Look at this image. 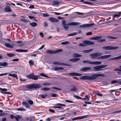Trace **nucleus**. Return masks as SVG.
I'll use <instances>...</instances> for the list:
<instances>
[{"label": "nucleus", "mask_w": 121, "mask_h": 121, "mask_svg": "<svg viewBox=\"0 0 121 121\" xmlns=\"http://www.w3.org/2000/svg\"><path fill=\"white\" fill-rule=\"evenodd\" d=\"M83 42L85 44L88 45H93L94 44L93 42L88 40H84L83 41Z\"/></svg>", "instance_id": "nucleus-11"}, {"label": "nucleus", "mask_w": 121, "mask_h": 121, "mask_svg": "<svg viewBox=\"0 0 121 121\" xmlns=\"http://www.w3.org/2000/svg\"><path fill=\"white\" fill-rule=\"evenodd\" d=\"M91 67H85L82 68L80 69V71L84 72H87L88 71L91 70Z\"/></svg>", "instance_id": "nucleus-8"}, {"label": "nucleus", "mask_w": 121, "mask_h": 121, "mask_svg": "<svg viewBox=\"0 0 121 121\" xmlns=\"http://www.w3.org/2000/svg\"><path fill=\"white\" fill-rule=\"evenodd\" d=\"M0 42H1L3 44H4V43L7 42H11V40L10 39H2L1 37H0Z\"/></svg>", "instance_id": "nucleus-7"}, {"label": "nucleus", "mask_w": 121, "mask_h": 121, "mask_svg": "<svg viewBox=\"0 0 121 121\" xmlns=\"http://www.w3.org/2000/svg\"><path fill=\"white\" fill-rule=\"evenodd\" d=\"M43 85L45 86H51L52 84L51 83H43Z\"/></svg>", "instance_id": "nucleus-56"}, {"label": "nucleus", "mask_w": 121, "mask_h": 121, "mask_svg": "<svg viewBox=\"0 0 121 121\" xmlns=\"http://www.w3.org/2000/svg\"><path fill=\"white\" fill-rule=\"evenodd\" d=\"M79 46H80L85 47L86 46V45L83 43H80L79 44Z\"/></svg>", "instance_id": "nucleus-55"}, {"label": "nucleus", "mask_w": 121, "mask_h": 121, "mask_svg": "<svg viewBox=\"0 0 121 121\" xmlns=\"http://www.w3.org/2000/svg\"><path fill=\"white\" fill-rule=\"evenodd\" d=\"M119 68L120 69H118L117 68H116V69H114V70L115 71H119L120 72H121V65L119 66Z\"/></svg>", "instance_id": "nucleus-52"}, {"label": "nucleus", "mask_w": 121, "mask_h": 121, "mask_svg": "<svg viewBox=\"0 0 121 121\" xmlns=\"http://www.w3.org/2000/svg\"><path fill=\"white\" fill-rule=\"evenodd\" d=\"M55 109H56L57 110H58V109H60V108H62L61 107H60V106H56L54 107H53Z\"/></svg>", "instance_id": "nucleus-51"}, {"label": "nucleus", "mask_w": 121, "mask_h": 121, "mask_svg": "<svg viewBox=\"0 0 121 121\" xmlns=\"http://www.w3.org/2000/svg\"><path fill=\"white\" fill-rule=\"evenodd\" d=\"M103 49L105 50H111L113 49V47L111 46H106L102 47Z\"/></svg>", "instance_id": "nucleus-13"}, {"label": "nucleus", "mask_w": 121, "mask_h": 121, "mask_svg": "<svg viewBox=\"0 0 121 121\" xmlns=\"http://www.w3.org/2000/svg\"><path fill=\"white\" fill-rule=\"evenodd\" d=\"M117 12H115V13L116 14H114V17L119 16H120L119 13H117Z\"/></svg>", "instance_id": "nucleus-54"}, {"label": "nucleus", "mask_w": 121, "mask_h": 121, "mask_svg": "<svg viewBox=\"0 0 121 121\" xmlns=\"http://www.w3.org/2000/svg\"><path fill=\"white\" fill-rule=\"evenodd\" d=\"M65 101L66 102L69 103H73V101L70 100H65Z\"/></svg>", "instance_id": "nucleus-59"}, {"label": "nucleus", "mask_w": 121, "mask_h": 121, "mask_svg": "<svg viewBox=\"0 0 121 121\" xmlns=\"http://www.w3.org/2000/svg\"><path fill=\"white\" fill-rule=\"evenodd\" d=\"M0 90L2 91H7V89L5 88H2L0 87Z\"/></svg>", "instance_id": "nucleus-49"}, {"label": "nucleus", "mask_w": 121, "mask_h": 121, "mask_svg": "<svg viewBox=\"0 0 121 121\" xmlns=\"http://www.w3.org/2000/svg\"><path fill=\"white\" fill-rule=\"evenodd\" d=\"M90 115H85L79 117H77L78 120L82 119L85 118H86L88 117Z\"/></svg>", "instance_id": "nucleus-25"}, {"label": "nucleus", "mask_w": 121, "mask_h": 121, "mask_svg": "<svg viewBox=\"0 0 121 121\" xmlns=\"http://www.w3.org/2000/svg\"><path fill=\"white\" fill-rule=\"evenodd\" d=\"M17 111H25L26 110L22 108H18L17 109Z\"/></svg>", "instance_id": "nucleus-37"}, {"label": "nucleus", "mask_w": 121, "mask_h": 121, "mask_svg": "<svg viewBox=\"0 0 121 121\" xmlns=\"http://www.w3.org/2000/svg\"><path fill=\"white\" fill-rule=\"evenodd\" d=\"M121 58V56H118L115 57H114V59L116 60L119 59Z\"/></svg>", "instance_id": "nucleus-53"}, {"label": "nucleus", "mask_w": 121, "mask_h": 121, "mask_svg": "<svg viewBox=\"0 0 121 121\" xmlns=\"http://www.w3.org/2000/svg\"><path fill=\"white\" fill-rule=\"evenodd\" d=\"M8 75L9 76L13 77L14 78H16L17 79L18 78L17 76V75L13 73V74H12L10 73L9 74H8Z\"/></svg>", "instance_id": "nucleus-27"}, {"label": "nucleus", "mask_w": 121, "mask_h": 121, "mask_svg": "<svg viewBox=\"0 0 121 121\" xmlns=\"http://www.w3.org/2000/svg\"><path fill=\"white\" fill-rule=\"evenodd\" d=\"M53 4L54 5H58L60 3V2L56 1H53Z\"/></svg>", "instance_id": "nucleus-35"}, {"label": "nucleus", "mask_w": 121, "mask_h": 121, "mask_svg": "<svg viewBox=\"0 0 121 121\" xmlns=\"http://www.w3.org/2000/svg\"><path fill=\"white\" fill-rule=\"evenodd\" d=\"M71 87L72 88L70 89L71 91L76 92L77 91V89L75 86H72Z\"/></svg>", "instance_id": "nucleus-21"}, {"label": "nucleus", "mask_w": 121, "mask_h": 121, "mask_svg": "<svg viewBox=\"0 0 121 121\" xmlns=\"http://www.w3.org/2000/svg\"><path fill=\"white\" fill-rule=\"evenodd\" d=\"M105 39H100L98 40V41L99 42H102L105 41Z\"/></svg>", "instance_id": "nucleus-62"}, {"label": "nucleus", "mask_w": 121, "mask_h": 121, "mask_svg": "<svg viewBox=\"0 0 121 121\" xmlns=\"http://www.w3.org/2000/svg\"><path fill=\"white\" fill-rule=\"evenodd\" d=\"M49 20L51 22H57L59 21L57 19L54 17H51L49 18Z\"/></svg>", "instance_id": "nucleus-12"}, {"label": "nucleus", "mask_w": 121, "mask_h": 121, "mask_svg": "<svg viewBox=\"0 0 121 121\" xmlns=\"http://www.w3.org/2000/svg\"><path fill=\"white\" fill-rule=\"evenodd\" d=\"M56 105L60 106H65V104H61L60 103L56 104Z\"/></svg>", "instance_id": "nucleus-61"}, {"label": "nucleus", "mask_w": 121, "mask_h": 121, "mask_svg": "<svg viewBox=\"0 0 121 121\" xmlns=\"http://www.w3.org/2000/svg\"><path fill=\"white\" fill-rule=\"evenodd\" d=\"M14 117L17 121H19V119H21V117L19 115H17V116H15Z\"/></svg>", "instance_id": "nucleus-30"}, {"label": "nucleus", "mask_w": 121, "mask_h": 121, "mask_svg": "<svg viewBox=\"0 0 121 121\" xmlns=\"http://www.w3.org/2000/svg\"><path fill=\"white\" fill-rule=\"evenodd\" d=\"M7 55L8 56L10 57H13L15 55L14 54L11 53H7Z\"/></svg>", "instance_id": "nucleus-40"}, {"label": "nucleus", "mask_w": 121, "mask_h": 121, "mask_svg": "<svg viewBox=\"0 0 121 121\" xmlns=\"http://www.w3.org/2000/svg\"><path fill=\"white\" fill-rule=\"evenodd\" d=\"M53 63L54 64H57V65H64L65 66H69V65L68 64H67L65 63H62L61 62H60L58 61H56L54 62H53Z\"/></svg>", "instance_id": "nucleus-10"}, {"label": "nucleus", "mask_w": 121, "mask_h": 121, "mask_svg": "<svg viewBox=\"0 0 121 121\" xmlns=\"http://www.w3.org/2000/svg\"><path fill=\"white\" fill-rule=\"evenodd\" d=\"M80 60L79 58H73L69 60V61H71L75 62L78 61Z\"/></svg>", "instance_id": "nucleus-19"}, {"label": "nucleus", "mask_w": 121, "mask_h": 121, "mask_svg": "<svg viewBox=\"0 0 121 121\" xmlns=\"http://www.w3.org/2000/svg\"><path fill=\"white\" fill-rule=\"evenodd\" d=\"M4 11L6 12H10L11 11L10 8L8 6H7L5 8Z\"/></svg>", "instance_id": "nucleus-14"}, {"label": "nucleus", "mask_w": 121, "mask_h": 121, "mask_svg": "<svg viewBox=\"0 0 121 121\" xmlns=\"http://www.w3.org/2000/svg\"><path fill=\"white\" fill-rule=\"evenodd\" d=\"M62 49H58L57 50L55 51H54V52H55V53L60 52H62Z\"/></svg>", "instance_id": "nucleus-47"}, {"label": "nucleus", "mask_w": 121, "mask_h": 121, "mask_svg": "<svg viewBox=\"0 0 121 121\" xmlns=\"http://www.w3.org/2000/svg\"><path fill=\"white\" fill-rule=\"evenodd\" d=\"M69 74L70 75L74 76H79L82 75L81 74L75 73H69Z\"/></svg>", "instance_id": "nucleus-17"}, {"label": "nucleus", "mask_w": 121, "mask_h": 121, "mask_svg": "<svg viewBox=\"0 0 121 121\" xmlns=\"http://www.w3.org/2000/svg\"><path fill=\"white\" fill-rule=\"evenodd\" d=\"M104 77L105 75L101 74H95L91 75V76L86 75L80 77V79L82 80L87 79L94 80L96 79L99 76Z\"/></svg>", "instance_id": "nucleus-1"}, {"label": "nucleus", "mask_w": 121, "mask_h": 121, "mask_svg": "<svg viewBox=\"0 0 121 121\" xmlns=\"http://www.w3.org/2000/svg\"><path fill=\"white\" fill-rule=\"evenodd\" d=\"M107 66V65H101L94 67L93 68L95 70L100 71L102 70V68H105Z\"/></svg>", "instance_id": "nucleus-5"}, {"label": "nucleus", "mask_w": 121, "mask_h": 121, "mask_svg": "<svg viewBox=\"0 0 121 121\" xmlns=\"http://www.w3.org/2000/svg\"><path fill=\"white\" fill-rule=\"evenodd\" d=\"M102 54L100 53H96L94 54H91L89 56L91 57V58L93 59H96V57L101 55Z\"/></svg>", "instance_id": "nucleus-6"}, {"label": "nucleus", "mask_w": 121, "mask_h": 121, "mask_svg": "<svg viewBox=\"0 0 121 121\" xmlns=\"http://www.w3.org/2000/svg\"><path fill=\"white\" fill-rule=\"evenodd\" d=\"M77 32H73L71 34H69L68 35V36H73L76 35L77 34Z\"/></svg>", "instance_id": "nucleus-34"}, {"label": "nucleus", "mask_w": 121, "mask_h": 121, "mask_svg": "<svg viewBox=\"0 0 121 121\" xmlns=\"http://www.w3.org/2000/svg\"><path fill=\"white\" fill-rule=\"evenodd\" d=\"M46 52L47 54H53L55 53L54 51L48 50L46 51Z\"/></svg>", "instance_id": "nucleus-23"}, {"label": "nucleus", "mask_w": 121, "mask_h": 121, "mask_svg": "<svg viewBox=\"0 0 121 121\" xmlns=\"http://www.w3.org/2000/svg\"><path fill=\"white\" fill-rule=\"evenodd\" d=\"M15 51L18 52H28V50H26L23 49H18L15 50Z\"/></svg>", "instance_id": "nucleus-16"}, {"label": "nucleus", "mask_w": 121, "mask_h": 121, "mask_svg": "<svg viewBox=\"0 0 121 121\" xmlns=\"http://www.w3.org/2000/svg\"><path fill=\"white\" fill-rule=\"evenodd\" d=\"M43 25L45 27L47 26L48 25V24L46 21H45L44 22Z\"/></svg>", "instance_id": "nucleus-50"}, {"label": "nucleus", "mask_w": 121, "mask_h": 121, "mask_svg": "<svg viewBox=\"0 0 121 121\" xmlns=\"http://www.w3.org/2000/svg\"><path fill=\"white\" fill-rule=\"evenodd\" d=\"M73 96L75 98H76V99H79V98H80L79 96L77 95H73Z\"/></svg>", "instance_id": "nucleus-63"}, {"label": "nucleus", "mask_w": 121, "mask_h": 121, "mask_svg": "<svg viewBox=\"0 0 121 121\" xmlns=\"http://www.w3.org/2000/svg\"><path fill=\"white\" fill-rule=\"evenodd\" d=\"M29 63L30 65H34V63L33 61L32 60H30L29 61Z\"/></svg>", "instance_id": "nucleus-41"}, {"label": "nucleus", "mask_w": 121, "mask_h": 121, "mask_svg": "<svg viewBox=\"0 0 121 121\" xmlns=\"http://www.w3.org/2000/svg\"><path fill=\"white\" fill-rule=\"evenodd\" d=\"M81 56V55L76 53H74L73 55V57H78Z\"/></svg>", "instance_id": "nucleus-28"}, {"label": "nucleus", "mask_w": 121, "mask_h": 121, "mask_svg": "<svg viewBox=\"0 0 121 121\" xmlns=\"http://www.w3.org/2000/svg\"><path fill=\"white\" fill-rule=\"evenodd\" d=\"M64 68L63 67H56L54 68V70H63Z\"/></svg>", "instance_id": "nucleus-36"}, {"label": "nucleus", "mask_w": 121, "mask_h": 121, "mask_svg": "<svg viewBox=\"0 0 121 121\" xmlns=\"http://www.w3.org/2000/svg\"><path fill=\"white\" fill-rule=\"evenodd\" d=\"M5 46L8 48H13V47L10 45L9 43H5L4 44Z\"/></svg>", "instance_id": "nucleus-22"}, {"label": "nucleus", "mask_w": 121, "mask_h": 121, "mask_svg": "<svg viewBox=\"0 0 121 121\" xmlns=\"http://www.w3.org/2000/svg\"><path fill=\"white\" fill-rule=\"evenodd\" d=\"M33 75L34 73H32L31 74H30L29 75H27L26 76L28 78H29L30 79H32Z\"/></svg>", "instance_id": "nucleus-24"}, {"label": "nucleus", "mask_w": 121, "mask_h": 121, "mask_svg": "<svg viewBox=\"0 0 121 121\" xmlns=\"http://www.w3.org/2000/svg\"><path fill=\"white\" fill-rule=\"evenodd\" d=\"M41 87L40 85L39 84H35L27 86L26 88L29 89H31L33 88L36 89Z\"/></svg>", "instance_id": "nucleus-4"}, {"label": "nucleus", "mask_w": 121, "mask_h": 121, "mask_svg": "<svg viewBox=\"0 0 121 121\" xmlns=\"http://www.w3.org/2000/svg\"><path fill=\"white\" fill-rule=\"evenodd\" d=\"M82 62L85 63H88L90 64L93 65H99L101 63V62L99 61H95L92 62L91 61L89 60H85L83 61Z\"/></svg>", "instance_id": "nucleus-3"}, {"label": "nucleus", "mask_w": 121, "mask_h": 121, "mask_svg": "<svg viewBox=\"0 0 121 121\" xmlns=\"http://www.w3.org/2000/svg\"><path fill=\"white\" fill-rule=\"evenodd\" d=\"M111 56L110 55H105L101 56L99 57L98 58V59H106L110 57Z\"/></svg>", "instance_id": "nucleus-15"}, {"label": "nucleus", "mask_w": 121, "mask_h": 121, "mask_svg": "<svg viewBox=\"0 0 121 121\" xmlns=\"http://www.w3.org/2000/svg\"><path fill=\"white\" fill-rule=\"evenodd\" d=\"M52 88L56 89L58 90H61V88H58L57 87H52Z\"/></svg>", "instance_id": "nucleus-64"}, {"label": "nucleus", "mask_w": 121, "mask_h": 121, "mask_svg": "<svg viewBox=\"0 0 121 121\" xmlns=\"http://www.w3.org/2000/svg\"><path fill=\"white\" fill-rule=\"evenodd\" d=\"M101 37V36H97L91 37L90 38L91 40H97L100 39Z\"/></svg>", "instance_id": "nucleus-20"}, {"label": "nucleus", "mask_w": 121, "mask_h": 121, "mask_svg": "<svg viewBox=\"0 0 121 121\" xmlns=\"http://www.w3.org/2000/svg\"><path fill=\"white\" fill-rule=\"evenodd\" d=\"M93 50V49H91L89 50H84L83 51V52L84 53H88L92 51Z\"/></svg>", "instance_id": "nucleus-31"}, {"label": "nucleus", "mask_w": 121, "mask_h": 121, "mask_svg": "<svg viewBox=\"0 0 121 121\" xmlns=\"http://www.w3.org/2000/svg\"><path fill=\"white\" fill-rule=\"evenodd\" d=\"M69 43V42L67 41H65L64 42H62L61 43L63 45L67 44H68Z\"/></svg>", "instance_id": "nucleus-44"}, {"label": "nucleus", "mask_w": 121, "mask_h": 121, "mask_svg": "<svg viewBox=\"0 0 121 121\" xmlns=\"http://www.w3.org/2000/svg\"><path fill=\"white\" fill-rule=\"evenodd\" d=\"M20 20L25 23H26L28 21V20L25 19H20Z\"/></svg>", "instance_id": "nucleus-46"}, {"label": "nucleus", "mask_w": 121, "mask_h": 121, "mask_svg": "<svg viewBox=\"0 0 121 121\" xmlns=\"http://www.w3.org/2000/svg\"><path fill=\"white\" fill-rule=\"evenodd\" d=\"M50 89L48 87H46V88H42L41 89V90L42 91H47L48 90H50Z\"/></svg>", "instance_id": "nucleus-38"}, {"label": "nucleus", "mask_w": 121, "mask_h": 121, "mask_svg": "<svg viewBox=\"0 0 121 121\" xmlns=\"http://www.w3.org/2000/svg\"><path fill=\"white\" fill-rule=\"evenodd\" d=\"M80 24V23L78 22H71L68 24H65L63 26L65 29L67 30L69 27L68 26H77L79 25Z\"/></svg>", "instance_id": "nucleus-2"}, {"label": "nucleus", "mask_w": 121, "mask_h": 121, "mask_svg": "<svg viewBox=\"0 0 121 121\" xmlns=\"http://www.w3.org/2000/svg\"><path fill=\"white\" fill-rule=\"evenodd\" d=\"M12 42L13 43V44H11V45H14V43H16L17 42L18 43H22V42L21 41H18L17 42H14V41H12Z\"/></svg>", "instance_id": "nucleus-42"}, {"label": "nucleus", "mask_w": 121, "mask_h": 121, "mask_svg": "<svg viewBox=\"0 0 121 121\" xmlns=\"http://www.w3.org/2000/svg\"><path fill=\"white\" fill-rule=\"evenodd\" d=\"M94 25L93 23L91 24H84L83 25H81L79 26V27H88L91 26H93Z\"/></svg>", "instance_id": "nucleus-9"}, {"label": "nucleus", "mask_w": 121, "mask_h": 121, "mask_svg": "<svg viewBox=\"0 0 121 121\" xmlns=\"http://www.w3.org/2000/svg\"><path fill=\"white\" fill-rule=\"evenodd\" d=\"M43 15L44 17H48L50 16L48 14H46V13H43Z\"/></svg>", "instance_id": "nucleus-58"}, {"label": "nucleus", "mask_w": 121, "mask_h": 121, "mask_svg": "<svg viewBox=\"0 0 121 121\" xmlns=\"http://www.w3.org/2000/svg\"><path fill=\"white\" fill-rule=\"evenodd\" d=\"M40 75L42 76H43L46 77H48V78H49V77L47 76L45 74L43 73H41L40 74Z\"/></svg>", "instance_id": "nucleus-48"}, {"label": "nucleus", "mask_w": 121, "mask_h": 121, "mask_svg": "<svg viewBox=\"0 0 121 121\" xmlns=\"http://www.w3.org/2000/svg\"><path fill=\"white\" fill-rule=\"evenodd\" d=\"M30 25L32 26L35 27L37 25V23L35 22H32L30 24Z\"/></svg>", "instance_id": "nucleus-32"}, {"label": "nucleus", "mask_w": 121, "mask_h": 121, "mask_svg": "<svg viewBox=\"0 0 121 121\" xmlns=\"http://www.w3.org/2000/svg\"><path fill=\"white\" fill-rule=\"evenodd\" d=\"M22 104L23 105H25L26 108H29V105L27 102H22Z\"/></svg>", "instance_id": "nucleus-18"}, {"label": "nucleus", "mask_w": 121, "mask_h": 121, "mask_svg": "<svg viewBox=\"0 0 121 121\" xmlns=\"http://www.w3.org/2000/svg\"><path fill=\"white\" fill-rule=\"evenodd\" d=\"M29 103L31 105H32L33 104V102L31 100H29L28 101Z\"/></svg>", "instance_id": "nucleus-57"}, {"label": "nucleus", "mask_w": 121, "mask_h": 121, "mask_svg": "<svg viewBox=\"0 0 121 121\" xmlns=\"http://www.w3.org/2000/svg\"><path fill=\"white\" fill-rule=\"evenodd\" d=\"M36 39V37L35 36L33 38V39L32 40H31V41L32 42H35Z\"/></svg>", "instance_id": "nucleus-43"}, {"label": "nucleus", "mask_w": 121, "mask_h": 121, "mask_svg": "<svg viewBox=\"0 0 121 121\" xmlns=\"http://www.w3.org/2000/svg\"><path fill=\"white\" fill-rule=\"evenodd\" d=\"M53 13L55 14L56 15H60L61 14H63V13H58L57 12H53Z\"/></svg>", "instance_id": "nucleus-60"}, {"label": "nucleus", "mask_w": 121, "mask_h": 121, "mask_svg": "<svg viewBox=\"0 0 121 121\" xmlns=\"http://www.w3.org/2000/svg\"><path fill=\"white\" fill-rule=\"evenodd\" d=\"M40 96L43 98H46V96H47V94H45V95H40Z\"/></svg>", "instance_id": "nucleus-45"}, {"label": "nucleus", "mask_w": 121, "mask_h": 121, "mask_svg": "<svg viewBox=\"0 0 121 121\" xmlns=\"http://www.w3.org/2000/svg\"><path fill=\"white\" fill-rule=\"evenodd\" d=\"M120 73L118 72H114V78H116L118 76V74Z\"/></svg>", "instance_id": "nucleus-33"}, {"label": "nucleus", "mask_w": 121, "mask_h": 121, "mask_svg": "<svg viewBox=\"0 0 121 121\" xmlns=\"http://www.w3.org/2000/svg\"><path fill=\"white\" fill-rule=\"evenodd\" d=\"M8 63L6 62L3 63L0 62V66H6L7 65Z\"/></svg>", "instance_id": "nucleus-26"}, {"label": "nucleus", "mask_w": 121, "mask_h": 121, "mask_svg": "<svg viewBox=\"0 0 121 121\" xmlns=\"http://www.w3.org/2000/svg\"><path fill=\"white\" fill-rule=\"evenodd\" d=\"M120 82L119 79L114 80V83H116L119 84V83H120Z\"/></svg>", "instance_id": "nucleus-39"}, {"label": "nucleus", "mask_w": 121, "mask_h": 121, "mask_svg": "<svg viewBox=\"0 0 121 121\" xmlns=\"http://www.w3.org/2000/svg\"><path fill=\"white\" fill-rule=\"evenodd\" d=\"M39 76V75H34V74L32 79L35 80H36L38 79Z\"/></svg>", "instance_id": "nucleus-29"}]
</instances>
